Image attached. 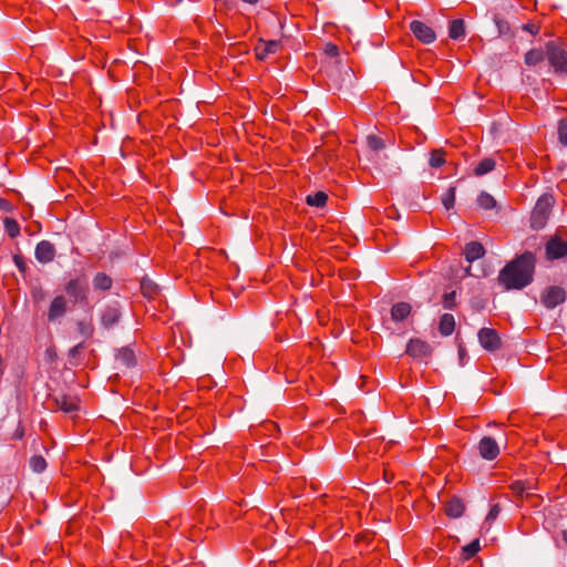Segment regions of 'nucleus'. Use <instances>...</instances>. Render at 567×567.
Here are the masks:
<instances>
[{"label":"nucleus","mask_w":567,"mask_h":567,"mask_svg":"<svg viewBox=\"0 0 567 567\" xmlns=\"http://www.w3.org/2000/svg\"><path fill=\"white\" fill-rule=\"evenodd\" d=\"M534 256L530 252L523 254L508 262L498 275V282L506 290L523 289L533 280Z\"/></svg>","instance_id":"1"},{"label":"nucleus","mask_w":567,"mask_h":567,"mask_svg":"<svg viewBox=\"0 0 567 567\" xmlns=\"http://www.w3.org/2000/svg\"><path fill=\"white\" fill-rule=\"evenodd\" d=\"M554 204L555 198L551 194L545 193L538 198L530 215V227L533 229L538 230L546 226Z\"/></svg>","instance_id":"2"},{"label":"nucleus","mask_w":567,"mask_h":567,"mask_svg":"<svg viewBox=\"0 0 567 567\" xmlns=\"http://www.w3.org/2000/svg\"><path fill=\"white\" fill-rule=\"evenodd\" d=\"M546 56L549 64L558 73H567V52L560 44L549 41L545 44Z\"/></svg>","instance_id":"3"},{"label":"nucleus","mask_w":567,"mask_h":567,"mask_svg":"<svg viewBox=\"0 0 567 567\" xmlns=\"http://www.w3.org/2000/svg\"><path fill=\"white\" fill-rule=\"evenodd\" d=\"M87 284L84 278L71 279L65 286V292L73 303L85 302L87 298Z\"/></svg>","instance_id":"4"},{"label":"nucleus","mask_w":567,"mask_h":567,"mask_svg":"<svg viewBox=\"0 0 567 567\" xmlns=\"http://www.w3.org/2000/svg\"><path fill=\"white\" fill-rule=\"evenodd\" d=\"M405 352L413 359L423 361L432 355V347L427 342L415 338L408 342Z\"/></svg>","instance_id":"5"},{"label":"nucleus","mask_w":567,"mask_h":567,"mask_svg":"<svg viewBox=\"0 0 567 567\" xmlns=\"http://www.w3.org/2000/svg\"><path fill=\"white\" fill-rule=\"evenodd\" d=\"M477 337L480 344L487 351L494 352L501 348V337L495 329L482 328Z\"/></svg>","instance_id":"6"},{"label":"nucleus","mask_w":567,"mask_h":567,"mask_svg":"<svg viewBox=\"0 0 567 567\" xmlns=\"http://www.w3.org/2000/svg\"><path fill=\"white\" fill-rule=\"evenodd\" d=\"M540 299L546 308L553 309L565 301L566 293L563 288L551 286L543 291Z\"/></svg>","instance_id":"7"},{"label":"nucleus","mask_w":567,"mask_h":567,"mask_svg":"<svg viewBox=\"0 0 567 567\" xmlns=\"http://www.w3.org/2000/svg\"><path fill=\"white\" fill-rule=\"evenodd\" d=\"M410 29L412 33L415 35V38L425 44H430L434 42L436 39L433 29L421 21H412L410 24Z\"/></svg>","instance_id":"8"},{"label":"nucleus","mask_w":567,"mask_h":567,"mask_svg":"<svg viewBox=\"0 0 567 567\" xmlns=\"http://www.w3.org/2000/svg\"><path fill=\"white\" fill-rule=\"evenodd\" d=\"M478 451L483 458L491 461L498 456L499 446L494 439L485 436L478 443Z\"/></svg>","instance_id":"9"},{"label":"nucleus","mask_w":567,"mask_h":567,"mask_svg":"<svg viewBox=\"0 0 567 567\" xmlns=\"http://www.w3.org/2000/svg\"><path fill=\"white\" fill-rule=\"evenodd\" d=\"M546 255L549 259H558L567 255V243L559 238H551L546 245Z\"/></svg>","instance_id":"10"},{"label":"nucleus","mask_w":567,"mask_h":567,"mask_svg":"<svg viewBox=\"0 0 567 567\" xmlns=\"http://www.w3.org/2000/svg\"><path fill=\"white\" fill-rule=\"evenodd\" d=\"M55 248L48 240L40 241L35 247V258L39 262L48 264L54 259Z\"/></svg>","instance_id":"11"},{"label":"nucleus","mask_w":567,"mask_h":567,"mask_svg":"<svg viewBox=\"0 0 567 567\" xmlns=\"http://www.w3.org/2000/svg\"><path fill=\"white\" fill-rule=\"evenodd\" d=\"M66 299L60 295L56 296L50 303L49 311H48V320L49 321H55L64 316L66 312Z\"/></svg>","instance_id":"12"},{"label":"nucleus","mask_w":567,"mask_h":567,"mask_svg":"<svg viewBox=\"0 0 567 567\" xmlns=\"http://www.w3.org/2000/svg\"><path fill=\"white\" fill-rule=\"evenodd\" d=\"M55 406L65 413H71L78 410V400L74 396L66 394H58L53 396Z\"/></svg>","instance_id":"13"},{"label":"nucleus","mask_w":567,"mask_h":567,"mask_svg":"<svg viewBox=\"0 0 567 567\" xmlns=\"http://www.w3.org/2000/svg\"><path fill=\"white\" fill-rule=\"evenodd\" d=\"M485 254L483 245L478 241H471L465 246L464 256L468 262H473Z\"/></svg>","instance_id":"14"},{"label":"nucleus","mask_w":567,"mask_h":567,"mask_svg":"<svg viewBox=\"0 0 567 567\" xmlns=\"http://www.w3.org/2000/svg\"><path fill=\"white\" fill-rule=\"evenodd\" d=\"M465 505L458 497H452L445 505V513L452 518H458L463 515Z\"/></svg>","instance_id":"15"},{"label":"nucleus","mask_w":567,"mask_h":567,"mask_svg":"<svg viewBox=\"0 0 567 567\" xmlns=\"http://www.w3.org/2000/svg\"><path fill=\"white\" fill-rule=\"evenodd\" d=\"M412 311V307L408 302H398L391 308V318L392 320L399 322L406 319Z\"/></svg>","instance_id":"16"},{"label":"nucleus","mask_w":567,"mask_h":567,"mask_svg":"<svg viewBox=\"0 0 567 567\" xmlns=\"http://www.w3.org/2000/svg\"><path fill=\"white\" fill-rule=\"evenodd\" d=\"M120 316H121V313H120V310L117 307H114V306L106 307L102 312V317H101L102 324L105 328H110L118 321Z\"/></svg>","instance_id":"17"},{"label":"nucleus","mask_w":567,"mask_h":567,"mask_svg":"<svg viewBox=\"0 0 567 567\" xmlns=\"http://www.w3.org/2000/svg\"><path fill=\"white\" fill-rule=\"evenodd\" d=\"M496 166V161L493 157H485L474 168V174L476 176H483L492 171H494Z\"/></svg>","instance_id":"18"},{"label":"nucleus","mask_w":567,"mask_h":567,"mask_svg":"<svg viewBox=\"0 0 567 567\" xmlns=\"http://www.w3.org/2000/svg\"><path fill=\"white\" fill-rule=\"evenodd\" d=\"M455 328L454 317L450 313H444L440 319L439 330L442 336H450Z\"/></svg>","instance_id":"19"},{"label":"nucleus","mask_w":567,"mask_h":567,"mask_svg":"<svg viewBox=\"0 0 567 567\" xmlns=\"http://www.w3.org/2000/svg\"><path fill=\"white\" fill-rule=\"evenodd\" d=\"M546 56V51L544 52L540 49H532L529 50L524 58L525 64L528 66H535L544 61Z\"/></svg>","instance_id":"20"},{"label":"nucleus","mask_w":567,"mask_h":567,"mask_svg":"<svg viewBox=\"0 0 567 567\" xmlns=\"http://www.w3.org/2000/svg\"><path fill=\"white\" fill-rule=\"evenodd\" d=\"M116 360L126 368H131L136 363L135 354L133 350L128 348L121 349L116 355Z\"/></svg>","instance_id":"21"},{"label":"nucleus","mask_w":567,"mask_h":567,"mask_svg":"<svg viewBox=\"0 0 567 567\" xmlns=\"http://www.w3.org/2000/svg\"><path fill=\"white\" fill-rule=\"evenodd\" d=\"M465 33L464 22L461 19L453 20L450 23L449 35L453 40L462 38Z\"/></svg>","instance_id":"22"},{"label":"nucleus","mask_w":567,"mask_h":567,"mask_svg":"<svg viewBox=\"0 0 567 567\" xmlns=\"http://www.w3.org/2000/svg\"><path fill=\"white\" fill-rule=\"evenodd\" d=\"M93 286L95 289L109 290L112 287V279L107 275L99 272L93 279Z\"/></svg>","instance_id":"23"},{"label":"nucleus","mask_w":567,"mask_h":567,"mask_svg":"<svg viewBox=\"0 0 567 567\" xmlns=\"http://www.w3.org/2000/svg\"><path fill=\"white\" fill-rule=\"evenodd\" d=\"M328 195L323 192H317L315 194L308 195L306 202L310 206L323 207L327 203Z\"/></svg>","instance_id":"24"},{"label":"nucleus","mask_w":567,"mask_h":567,"mask_svg":"<svg viewBox=\"0 0 567 567\" xmlns=\"http://www.w3.org/2000/svg\"><path fill=\"white\" fill-rule=\"evenodd\" d=\"M29 466L34 473H42L45 471L48 464L43 456L41 455H33L31 456L29 461Z\"/></svg>","instance_id":"25"},{"label":"nucleus","mask_w":567,"mask_h":567,"mask_svg":"<svg viewBox=\"0 0 567 567\" xmlns=\"http://www.w3.org/2000/svg\"><path fill=\"white\" fill-rule=\"evenodd\" d=\"M477 205L483 209H492L496 206V200L488 193L482 192L477 197Z\"/></svg>","instance_id":"26"},{"label":"nucleus","mask_w":567,"mask_h":567,"mask_svg":"<svg viewBox=\"0 0 567 567\" xmlns=\"http://www.w3.org/2000/svg\"><path fill=\"white\" fill-rule=\"evenodd\" d=\"M4 229L11 238H16L20 234V226L16 219L6 217L3 219Z\"/></svg>","instance_id":"27"},{"label":"nucleus","mask_w":567,"mask_h":567,"mask_svg":"<svg viewBox=\"0 0 567 567\" xmlns=\"http://www.w3.org/2000/svg\"><path fill=\"white\" fill-rule=\"evenodd\" d=\"M455 192L456 188L454 186L449 187V189L442 195V204L449 210L454 206L455 203Z\"/></svg>","instance_id":"28"},{"label":"nucleus","mask_w":567,"mask_h":567,"mask_svg":"<svg viewBox=\"0 0 567 567\" xmlns=\"http://www.w3.org/2000/svg\"><path fill=\"white\" fill-rule=\"evenodd\" d=\"M445 163V153L442 150H434L430 156L432 167H441Z\"/></svg>","instance_id":"29"},{"label":"nucleus","mask_w":567,"mask_h":567,"mask_svg":"<svg viewBox=\"0 0 567 567\" xmlns=\"http://www.w3.org/2000/svg\"><path fill=\"white\" fill-rule=\"evenodd\" d=\"M512 489L514 491V493H516L519 496H523L524 494L526 496H530L532 495V493H530L532 487L526 482L517 481V482L513 483L512 484Z\"/></svg>","instance_id":"30"},{"label":"nucleus","mask_w":567,"mask_h":567,"mask_svg":"<svg viewBox=\"0 0 567 567\" xmlns=\"http://www.w3.org/2000/svg\"><path fill=\"white\" fill-rule=\"evenodd\" d=\"M367 143L369 148L373 152H379L385 146L383 140L375 135H369L367 137Z\"/></svg>","instance_id":"31"},{"label":"nucleus","mask_w":567,"mask_h":567,"mask_svg":"<svg viewBox=\"0 0 567 567\" xmlns=\"http://www.w3.org/2000/svg\"><path fill=\"white\" fill-rule=\"evenodd\" d=\"M480 550V540L478 539H474L473 542H471L470 544H467L466 546L463 547V553H464V556L466 559H470L472 558L473 556H475Z\"/></svg>","instance_id":"32"},{"label":"nucleus","mask_w":567,"mask_h":567,"mask_svg":"<svg viewBox=\"0 0 567 567\" xmlns=\"http://www.w3.org/2000/svg\"><path fill=\"white\" fill-rule=\"evenodd\" d=\"M558 136H559L560 143L567 146V120L559 121Z\"/></svg>","instance_id":"33"},{"label":"nucleus","mask_w":567,"mask_h":567,"mask_svg":"<svg viewBox=\"0 0 567 567\" xmlns=\"http://www.w3.org/2000/svg\"><path fill=\"white\" fill-rule=\"evenodd\" d=\"M455 291L447 292L443 297V307L445 309H452L455 306Z\"/></svg>","instance_id":"34"},{"label":"nucleus","mask_w":567,"mask_h":567,"mask_svg":"<svg viewBox=\"0 0 567 567\" xmlns=\"http://www.w3.org/2000/svg\"><path fill=\"white\" fill-rule=\"evenodd\" d=\"M262 43L265 44V50H267L269 54L276 53L281 47V43L277 40L262 41Z\"/></svg>","instance_id":"35"},{"label":"nucleus","mask_w":567,"mask_h":567,"mask_svg":"<svg viewBox=\"0 0 567 567\" xmlns=\"http://www.w3.org/2000/svg\"><path fill=\"white\" fill-rule=\"evenodd\" d=\"M501 508L498 504H495L491 507L488 514L486 515L485 523H492L499 515Z\"/></svg>","instance_id":"36"},{"label":"nucleus","mask_w":567,"mask_h":567,"mask_svg":"<svg viewBox=\"0 0 567 567\" xmlns=\"http://www.w3.org/2000/svg\"><path fill=\"white\" fill-rule=\"evenodd\" d=\"M255 52L257 59L259 60H265L269 55V52L265 50V44L262 41H260V43L255 48Z\"/></svg>","instance_id":"37"},{"label":"nucleus","mask_w":567,"mask_h":567,"mask_svg":"<svg viewBox=\"0 0 567 567\" xmlns=\"http://www.w3.org/2000/svg\"><path fill=\"white\" fill-rule=\"evenodd\" d=\"M32 298L34 301L40 302V301L44 300L45 292L43 291V289L41 287H33L32 288Z\"/></svg>","instance_id":"38"},{"label":"nucleus","mask_w":567,"mask_h":567,"mask_svg":"<svg viewBox=\"0 0 567 567\" xmlns=\"http://www.w3.org/2000/svg\"><path fill=\"white\" fill-rule=\"evenodd\" d=\"M324 53L329 56H338L339 55V48L333 43H327L324 45Z\"/></svg>","instance_id":"39"},{"label":"nucleus","mask_w":567,"mask_h":567,"mask_svg":"<svg viewBox=\"0 0 567 567\" xmlns=\"http://www.w3.org/2000/svg\"><path fill=\"white\" fill-rule=\"evenodd\" d=\"M78 329H79L80 333L85 337H89L92 333V328L90 327V324H86L85 322H79Z\"/></svg>","instance_id":"40"},{"label":"nucleus","mask_w":567,"mask_h":567,"mask_svg":"<svg viewBox=\"0 0 567 567\" xmlns=\"http://www.w3.org/2000/svg\"><path fill=\"white\" fill-rule=\"evenodd\" d=\"M0 209L4 213H10L13 209L12 204L7 199H0Z\"/></svg>","instance_id":"41"},{"label":"nucleus","mask_w":567,"mask_h":567,"mask_svg":"<svg viewBox=\"0 0 567 567\" xmlns=\"http://www.w3.org/2000/svg\"><path fill=\"white\" fill-rule=\"evenodd\" d=\"M13 261H14L16 266L19 268L20 271H24L25 270V264L23 261V258L20 255H14L13 256Z\"/></svg>","instance_id":"42"},{"label":"nucleus","mask_w":567,"mask_h":567,"mask_svg":"<svg viewBox=\"0 0 567 567\" xmlns=\"http://www.w3.org/2000/svg\"><path fill=\"white\" fill-rule=\"evenodd\" d=\"M142 289H143L144 295H151V292H152L151 286L146 282H142Z\"/></svg>","instance_id":"43"},{"label":"nucleus","mask_w":567,"mask_h":567,"mask_svg":"<svg viewBox=\"0 0 567 567\" xmlns=\"http://www.w3.org/2000/svg\"><path fill=\"white\" fill-rule=\"evenodd\" d=\"M560 535H561V540L564 542V544L567 546V529H563L560 532Z\"/></svg>","instance_id":"44"},{"label":"nucleus","mask_w":567,"mask_h":567,"mask_svg":"<svg viewBox=\"0 0 567 567\" xmlns=\"http://www.w3.org/2000/svg\"><path fill=\"white\" fill-rule=\"evenodd\" d=\"M525 29L530 31L532 33H537V30H534V27H525Z\"/></svg>","instance_id":"45"},{"label":"nucleus","mask_w":567,"mask_h":567,"mask_svg":"<svg viewBox=\"0 0 567 567\" xmlns=\"http://www.w3.org/2000/svg\"><path fill=\"white\" fill-rule=\"evenodd\" d=\"M458 354H460V357H461V359H462V358L464 357V354H465L464 349H462V348H461V349L458 350Z\"/></svg>","instance_id":"46"},{"label":"nucleus","mask_w":567,"mask_h":567,"mask_svg":"<svg viewBox=\"0 0 567 567\" xmlns=\"http://www.w3.org/2000/svg\"><path fill=\"white\" fill-rule=\"evenodd\" d=\"M470 270H471V268H470V267H468V268H466V269H465V275L470 276V275H471Z\"/></svg>","instance_id":"47"},{"label":"nucleus","mask_w":567,"mask_h":567,"mask_svg":"<svg viewBox=\"0 0 567 567\" xmlns=\"http://www.w3.org/2000/svg\"><path fill=\"white\" fill-rule=\"evenodd\" d=\"M17 437H19V439L22 437V432L21 433L17 432Z\"/></svg>","instance_id":"48"},{"label":"nucleus","mask_w":567,"mask_h":567,"mask_svg":"<svg viewBox=\"0 0 567 567\" xmlns=\"http://www.w3.org/2000/svg\"><path fill=\"white\" fill-rule=\"evenodd\" d=\"M17 437H19V439L22 437V432L21 433L17 432Z\"/></svg>","instance_id":"49"},{"label":"nucleus","mask_w":567,"mask_h":567,"mask_svg":"<svg viewBox=\"0 0 567 567\" xmlns=\"http://www.w3.org/2000/svg\"><path fill=\"white\" fill-rule=\"evenodd\" d=\"M73 353H76L78 352V347H75L73 350H72Z\"/></svg>","instance_id":"50"},{"label":"nucleus","mask_w":567,"mask_h":567,"mask_svg":"<svg viewBox=\"0 0 567 567\" xmlns=\"http://www.w3.org/2000/svg\"><path fill=\"white\" fill-rule=\"evenodd\" d=\"M73 353H76L78 352V347H75L73 350H72Z\"/></svg>","instance_id":"51"}]
</instances>
